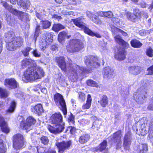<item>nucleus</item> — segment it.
<instances>
[{
	"mask_svg": "<svg viewBox=\"0 0 153 153\" xmlns=\"http://www.w3.org/2000/svg\"><path fill=\"white\" fill-rule=\"evenodd\" d=\"M131 44L134 48H137L140 47L142 45L139 41L136 39L132 40L131 42Z\"/></svg>",
	"mask_w": 153,
	"mask_h": 153,
	"instance_id": "obj_35",
	"label": "nucleus"
},
{
	"mask_svg": "<svg viewBox=\"0 0 153 153\" xmlns=\"http://www.w3.org/2000/svg\"><path fill=\"white\" fill-rule=\"evenodd\" d=\"M147 71H148L149 74H153V65L149 68Z\"/></svg>",
	"mask_w": 153,
	"mask_h": 153,
	"instance_id": "obj_58",
	"label": "nucleus"
},
{
	"mask_svg": "<svg viewBox=\"0 0 153 153\" xmlns=\"http://www.w3.org/2000/svg\"><path fill=\"white\" fill-rule=\"evenodd\" d=\"M44 76L42 69L39 67H29L24 74L22 79L33 81L40 79Z\"/></svg>",
	"mask_w": 153,
	"mask_h": 153,
	"instance_id": "obj_3",
	"label": "nucleus"
},
{
	"mask_svg": "<svg viewBox=\"0 0 153 153\" xmlns=\"http://www.w3.org/2000/svg\"><path fill=\"white\" fill-rule=\"evenodd\" d=\"M31 53L35 57H39L41 56V53L36 49L34 50L32 49Z\"/></svg>",
	"mask_w": 153,
	"mask_h": 153,
	"instance_id": "obj_49",
	"label": "nucleus"
},
{
	"mask_svg": "<svg viewBox=\"0 0 153 153\" xmlns=\"http://www.w3.org/2000/svg\"><path fill=\"white\" fill-rule=\"evenodd\" d=\"M146 53L149 57H152L153 56V49L150 47H149L147 49Z\"/></svg>",
	"mask_w": 153,
	"mask_h": 153,
	"instance_id": "obj_47",
	"label": "nucleus"
},
{
	"mask_svg": "<svg viewBox=\"0 0 153 153\" xmlns=\"http://www.w3.org/2000/svg\"><path fill=\"white\" fill-rule=\"evenodd\" d=\"M18 18L23 21H29V17L28 14L22 11L20 13V15L18 16Z\"/></svg>",
	"mask_w": 153,
	"mask_h": 153,
	"instance_id": "obj_33",
	"label": "nucleus"
},
{
	"mask_svg": "<svg viewBox=\"0 0 153 153\" xmlns=\"http://www.w3.org/2000/svg\"><path fill=\"white\" fill-rule=\"evenodd\" d=\"M107 146V141L106 140H104L98 146L94 148L93 150L94 152H102L106 149Z\"/></svg>",
	"mask_w": 153,
	"mask_h": 153,
	"instance_id": "obj_21",
	"label": "nucleus"
},
{
	"mask_svg": "<svg viewBox=\"0 0 153 153\" xmlns=\"http://www.w3.org/2000/svg\"><path fill=\"white\" fill-rule=\"evenodd\" d=\"M83 48L82 42L78 39L71 41L69 45L67 46V50L69 53L78 51Z\"/></svg>",
	"mask_w": 153,
	"mask_h": 153,
	"instance_id": "obj_6",
	"label": "nucleus"
},
{
	"mask_svg": "<svg viewBox=\"0 0 153 153\" xmlns=\"http://www.w3.org/2000/svg\"><path fill=\"white\" fill-rule=\"evenodd\" d=\"M128 70L130 74L136 75L140 72V68L138 66H132L129 67Z\"/></svg>",
	"mask_w": 153,
	"mask_h": 153,
	"instance_id": "obj_24",
	"label": "nucleus"
},
{
	"mask_svg": "<svg viewBox=\"0 0 153 153\" xmlns=\"http://www.w3.org/2000/svg\"><path fill=\"white\" fill-rule=\"evenodd\" d=\"M108 98L105 95H103L100 98V100L98 101L100 103V105L102 107H105L108 104Z\"/></svg>",
	"mask_w": 153,
	"mask_h": 153,
	"instance_id": "obj_31",
	"label": "nucleus"
},
{
	"mask_svg": "<svg viewBox=\"0 0 153 153\" xmlns=\"http://www.w3.org/2000/svg\"><path fill=\"white\" fill-rule=\"evenodd\" d=\"M32 50V48L27 47L24 49L22 51V52L25 56H28L29 54V52L31 51Z\"/></svg>",
	"mask_w": 153,
	"mask_h": 153,
	"instance_id": "obj_40",
	"label": "nucleus"
},
{
	"mask_svg": "<svg viewBox=\"0 0 153 153\" xmlns=\"http://www.w3.org/2000/svg\"><path fill=\"white\" fill-rule=\"evenodd\" d=\"M87 83L88 85L90 86L97 87L98 85L95 81L91 79H89L87 80Z\"/></svg>",
	"mask_w": 153,
	"mask_h": 153,
	"instance_id": "obj_45",
	"label": "nucleus"
},
{
	"mask_svg": "<svg viewBox=\"0 0 153 153\" xmlns=\"http://www.w3.org/2000/svg\"><path fill=\"white\" fill-rule=\"evenodd\" d=\"M140 5L142 8H145L146 7V3L143 1L141 3Z\"/></svg>",
	"mask_w": 153,
	"mask_h": 153,
	"instance_id": "obj_63",
	"label": "nucleus"
},
{
	"mask_svg": "<svg viewBox=\"0 0 153 153\" xmlns=\"http://www.w3.org/2000/svg\"><path fill=\"white\" fill-rule=\"evenodd\" d=\"M133 97L138 103L142 104L144 102V99L147 97V93L145 89L142 90L140 92L139 91L135 92Z\"/></svg>",
	"mask_w": 153,
	"mask_h": 153,
	"instance_id": "obj_12",
	"label": "nucleus"
},
{
	"mask_svg": "<svg viewBox=\"0 0 153 153\" xmlns=\"http://www.w3.org/2000/svg\"><path fill=\"white\" fill-rule=\"evenodd\" d=\"M51 120L53 125L48 126V129L49 131L55 134L62 132L64 128V123L63 122L62 117L61 114L59 113L53 114Z\"/></svg>",
	"mask_w": 153,
	"mask_h": 153,
	"instance_id": "obj_2",
	"label": "nucleus"
},
{
	"mask_svg": "<svg viewBox=\"0 0 153 153\" xmlns=\"http://www.w3.org/2000/svg\"><path fill=\"white\" fill-rule=\"evenodd\" d=\"M72 21L76 26L83 29L85 33L92 36H95L99 38L101 37V36L99 33L92 31L88 27L86 26V24L83 22L81 19L79 18L73 19Z\"/></svg>",
	"mask_w": 153,
	"mask_h": 153,
	"instance_id": "obj_4",
	"label": "nucleus"
},
{
	"mask_svg": "<svg viewBox=\"0 0 153 153\" xmlns=\"http://www.w3.org/2000/svg\"><path fill=\"white\" fill-rule=\"evenodd\" d=\"M70 4H79L81 2L80 0H66Z\"/></svg>",
	"mask_w": 153,
	"mask_h": 153,
	"instance_id": "obj_53",
	"label": "nucleus"
},
{
	"mask_svg": "<svg viewBox=\"0 0 153 153\" xmlns=\"http://www.w3.org/2000/svg\"><path fill=\"white\" fill-rule=\"evenodd\" d=\"M32 110L33 113L40 115L43 111L42 106L40 104H38L34 106L32 109Z\"/></svg>",
	"mask_w": 153,
	"mask_h": 153,
	"instance_id": "obj_27",
	"label": "nucleus"
},
{
	"mask_svg": "<svg viewBox=\"0 0 153 153\" xmlns=\"http://www.w3.org/2000/svg\"><path fill=\"white\" fill-rule=\"evenodd\" d=\"M51 49L53 51H57L58 49V46L57 45H53L51 47Z\"/></svg>",
	"mask_w": 153,
	"mask_h": 153,
	"instance_id": "obj_59",
	"label": "nucleus"
},
{
	"mask_svg": "<svg viewBox=\"0 0 153 153\" xmlns=\"http://www.w3.org/2000/svg\"><path fill=\"white\" fill-rule=\"evenodd\" d=\"M41 143L44 145L47 144L49 142V140L47 137L43 136L40 138Z\"/></svg>",
	"mask_w": 153,
	"mask_h": 153,
	"instance_id": "obj_50",
	"label": "nucleus"
},
{
	"mask_svg": "<svg viewBox=\"0 0 153 153\" xmlns=\"http://www.w3.org/2000/svg\"><path fill=\"white\" fill-rule=\"evenodd\" d=\"M52 36L51 34L46 33L43 35L41 37L39 42V47L43 51L46 48L48 45H49L53 42Z\"/></svg>",
	"mask_w": 153,
	"mask_h": 153,
	"instance_id": "obj_9",
	"label": "nucleus"
},
{
	"mask_svg": "<svg viewBox=\"0 0 153 153\" xmlns=\"http://www.w3.org/2000/svg\"><path fill=\"white\" fill-rule=\"evenodd\" d=\"M139 33L140 35L144 36L149 34L150 33V31L149 30H142L139 31Z\"/></svg>",
	"mask_w": 153,
	"mask_h": 153,
	"instance_id": "obj_51",
	"label": "nucleus"
},
{
	"mask_svg": "<svg viewBox=\"0 0 153 153\" xmlns=\"http://www.w3.org/2000/svg\"><path fill=\"white\" fill-rule=\"evenodd\" d=\"M74 116L71 113H70L68 115V123L72 124H74Z\"/></svg>",
	"mask_w": 153,
	"mask_h": 153,
	"instance_id": "obj_48",
	"label": "nucleus"
},
{
	"mask_svg": "<svg viewBox=\"0 0 153 153\" xmlns=\"http://www.w3.org/2000/svg\"><path fill=\"white\" fill-rule=\"evenodd\" d=\"M92 98L90 94L88 95L86 102L85 104H83L82 106V109L84 110L89 109L91 105Z\"/></svg>",
	"mask_w": 153,
	"mask_h": 153,
	"instance_id": "obj_28",
	"label": "nucleus"
},
{
	"mask_svg": "<svg viewBox=\"0 0 153 153\" xmlns=\"http://www.w3.org/2000/svg\"><path fill=\"white\" fill-rule=\"evenodd\" d=\"M85 64L90 68H96L100 65V62L98 57L94 56H87L84 59Z\"/></svg>",
	"mask_w": 153,
	"mask_h": 153,
	"instance_id": "obj_7",
	"label": "nucleus"
},
{
	"mask_svg": "<svg viewBox=\"0 0 153 153\" xmlns=\"http://www.w3.org/2000/svg\"><path fill=\"white\" fill-rule=\"evenodd\" d=\"M79 100L81 101H84L85 99V94L82 92H79Z\"/></svg>",
	"mask_w": 153,
	"mask_h": 153,
	"instance_id": "obj_54",
	"label": "nucleus"
},
{
	"mask_svg": "<svg viewBox=\"0 0 153 153\" xmlns=\"http://www.w3.org/2000/svg\"><path fill=\"white\" fill-rule=\"evenodd\" d=\"M56 60L59 66L62 71H69L71 72L70 78L73 82L76 81L79 76L81 75L82 73H87L88 71L85 68L80 67L75 63H71L72 61L71 60L68 61V66L66 65L64 58L62 56L57 58Z\"/></svg>",
	"mask_w": 153,
	"mask_h": 153,
	"instance_id": "obj_1",
	"label": "nucleus"
},
{
	"mask_svg": "<svg viewBox=\"0 0 153 153\" xmlns=\"http://www.w3.org/2000/svg\"><path fill=\"white\" fill-rule=\"evenodd\" d=\"M13 41L6 42V48L8 50L13 51L23 44V39L20 37H16Z\"/></svg>",
	"mask_w": 153,
	"mask_h": 153,
	"instance_id": "obj_8",
	"label": "nucleus"
},
{
	"mask_svg": "<svg viewBox=\"0 0 153 153\" xmlns=\"http://www.w3.org/2000/svg\"><path fill=\"white\" fill-rule=\"evenodd\" d=\"M91 119L92 120H95L93 123L92 128L96 130H98L101 125V121L97 119V117L95 116H92Z\"/></svg>",
	"mask_w": 153,
	"mask_h": 153,
	"instance_id": "obj_23",
	"label": "nucleus"
},
{
	"mask_svg": "<svg viewBox=\"0 0 153 153\" xmlns=\"http://www.w3.org/2000/svg\"><path fill=\"white\" fill-rule=\"evenodd\" d=\"M64 28L65 27L59 24H54L52 27L53 30L56 32H58L59 30Z\"/></svg>",
	"mask_w": 153,
	"mask_h": 153,
	"instance_id": "obj_37",
	"label": "nucleus"
},
{
	"mask_svg": "<svg viewBox=\"0 0 153 153\" xmlns=\"http://www.w3.org/2000/svg\"><path fill=\"white\" fill-rule=\"evenodd\" d=\"M113 16V13L111 11L105 12L104 13V16L108 18H111Z\"/></svg>",
	"mask_w": 153,
	"mask_h": 153,
	"instance_id": "obj_55",
	"label": "nucleus"
},
{
	"mask_svg": "<svg viewBox=\"0 0 153 153\" xmlns=\"http://www.w3.org/2000/svg\"><path fill=\"white\" fill-rule=\"evenodd\" d=\"M70 37V36H68L67 33L65 31H63L59 34L58 36V40L60 42H61L64 39L67 38L68 39Z\"/></svg>",
	"mask_w": 153,
	"mask_h": 153,
	"instance_id": "obj_32",
	"label": "nucleus"
},
{
	"mask_svg": "<svg viewBox=\"0 0 153 153\" xmlns=\"http://www.w3.org/2000/svg\"><path fill=\"white\" fill-rule=\"evenodd\" d=\"M1 2L2 3L3 6L5 8L8 9L9 10L11 7L10 6H9L8 4L6 2L1 1Z\"/></svg>",
	"mask_w": 153,
	"mask_h": 153,
	"instance_id": "obj_56",
	"label": "nucleus"
},
{
	"mask_svg": "<svg viewBox=\"0 0 153 153\" xmlns=\"http://www.w3.org/2000/svg\"><path fill=\"white\" fill-rule=\"evenodd\" d=\"M122 134L120 131H118L114 133L113 135L111 136L109 140L114 143H117L116 149H119L122 146L121 138Z\"/></svg>",
	"mask_w": 153,
	"mask_h": 153,
	"instance_id": "obj_15",
	"label": "nucleus"
},
{
	"mask_svg": "<svg viewBox=\"0 0 153 153\" xmlns=\"http://www.w3.org/2000/svg\"><path fill=\"white\" fill-rule=\"evenodd\" d=\"M7 23L10 26H13L15 23V19L13 17L8 16L6 19Z\"/></svg>",
	"mask_w": 153,
	"mask_h": 153,
	"instance_id": "obj_42",
	"label": "nucleus"
},
{
	"mask_svg": "<svg viewBox=\"0 0 153 153\" xmlns=\"http://www.w3.org/2000/svg\"><path fill=\"white\" fill-rule=\"evenodd\" d=\"M33 61L31 59H25L21 62V65L23 68L28 66L31 65Z\"/></svg>",
	"mask_w": 153,
	"mask_h": 153,
	"instance_id": "obj_34",
	"label": "nucleus"
},
{
	"mask_svg": "<svg viewBox=\"0 0 153 153\" xmlns=\"http://www.w3.org/2000/svg\"><path fill=\"white\" fill-rule=\"evenodd\" d=\"M111 21L115 24H117L119 23L120 22V20L119 19L114 17L112 18Z\"/></svg>",
	"mask_w": 153,
	"mask_h": 153,
	"instance_id": "obj_57",
	"label": "nucleus"
},
{
	"mask_svg": "<svg viewBox=\"0 0 153 153\" xmlns=\"http://www.w3.org/2000/svg\"><path fill=\"white\" fill-rule=\"evenodd\" d=\"M148 108L151 110H153V104H151L148 107Z\"/></svg>",
	"mask_w": 153,
	"mask_h": 153,
	"instance_id": "obj_64",
	"label": "nucleus"
},
{
	"mask_svg": "<svg viewBox=\"0 0 153 153\" xmlns=\"http://www.w3.org/2000/svg\"><path fill=\"white\" fill-rule=\"evenodd\" d=\"M144 119V118L141 119L137 123V125H139L140 128L143 130L145 127Z\"/></svg>",
	"mask_w": 153,
	"mask_h": 153,
	"instance_id": "obj_43",
	"label": "nucleus"
},
{
	"mask_svg": "<svg viewBox=\"0 0 153 153\" xmlns=\"http://www.w3.org/2000/svg\"><path fill=\"white\" fill-rule=\"evenodd\" d=\"M148 150V146L146 144H142L137 146V149L138 153H146Z\"/></svg>",
	"mask_w": 153,
	"mask_h": 153,
	"instance_id": "obj_26",
	"label": "nucleus"
},
{
	"mask_svg": "<svg viewBox=\"0 0 153 153\" xmlns=\"http://www.w3.org/2000/svg\"><path fill=\"white\" fill-rule=\"evenodd\" d=\"M0 126L2 131L6 133L9 132L10 130L7 123L4 121V118L0 116Z\"/></svg>",
	"mask_w": 153,
	"mask_h": 153,
	"instance_id": "obj_20",
	"label": "nucleus"
},
{
	"mask_svg": "<svg viewBox=\"0 0 153 153\" xmlns=\"http://www.w3.org/2000/svg\"><path fill=\"white\" fill-rule=\"evenodd\" d=\"M16 105V103L14 101H12L11 105L9 108L7 110V112L9 113L13 112L14 110Z\"/></svg>",
	"mask_w": 153,
	"mask_h": 153,
	"instance_id": "obj_44",
	"label": "nucleus"
},
{
	"mask_svg": "<svg viewBox=\"0 0 153 153\" xmlns=\"http://www.w3.org/2000/svg\"><path fill=\"white\" fill-rule=\"evenodd\" d=\"M132 140L131 132L128 131L125 134L123 139V147L126 150L130 149V146L131 144Z\"/></svg>",
	"mask_w": 153,
	"mask_h": 153,
	"instance_id": "obj_16",
	"label": "nucleus"
},
{
	"mask_svg": "<svg viewBox=\"0 0 153 153\" xmlns=\"http://www.w3.org/2000/svg\"><path fill=\"white\" fill-rule=\"evenodd\" d=\"M20 121H21L20 125L22 126L23 128L25 129H30L31 126L35 124L36 122V120L33 117L30 116L28 117L27 119L26 123H23V118L22 116H20L19 118Z\"/></svg>",
	"mask_w": 153,
	"mask_h": 153,
	"instance_id": "obj_14",
	"label": "nucleus"
},
{
	"mask_svg": "<svg viewBox=\"0 0 153 153\" xmlns=\"http://www.w3.org/2000/svg\"><path fill=\"white\" fill-rule=\"evenodd\" d=\"M53 99L56 105L59 106V108L62 111L64 115H65L67 113V109L63 96L57 93L54 95Z\"/></svg>",
	"mask_w": 153,
	"mask_h": 153,
	"instance_id": "obj_5",
	"label": "nucleus"
},
{
	"mask_svg": "<svg viewBox=\"0 0 153 153\" xmlns=\"http://www.w3.org/2000/svg\"><path fill=\"white\" fill-rule=\"evenodd\" d=\"M6 42L13 41L16 37L14 33L12 31L8 32L5 34Z\"/></svg>",
	"mask_w": 153,
	"mask_h": 153,
	"instance_id": "obj_30",
	"label": "nucleus"
},
{
	"mask_svg": "<svg viewBox=\"0 0 153 153\" xmlns=\"http://www.w3.org/2000/svg\"><path fill=\"white\" fill-rule=\"evenodd\" d=\"M4 85L11 89H15L19 86L18 83L13 78L6 79L4 81Z\"/></svg>",
	"mask_w": 153,
	"mask_h": 153,
	"instance_id": "obj_17",
	"label": "nucleus"
},
{
	"mask_svg": "<svg viewBox=\"0 0 153 153\" xmlns=\"http://www.w3.org/2000/svg\"><path fill=\"white\" fill-rule=\"evenodd\" d=\"M8 92L5 89L0 88V95L1 98H5L8 96Z\"/></svg>",
	"mask_w": 153,
	"mask_h": 153,
	"instance_id": "obj_38",
	"label": "nucleus"
},
{
	"mask_svg": "<svg viewBox=\"0 0 153 153\" xmlns=\"http://www.w3.org/2000/svg\"><path fill=\"white\" fill-rule=\"evenodd\" d=\"M40 26L39 25H37L36 28V33H38L39 32L40 30Z\"/></svg>",
	"mask_w": 153,
	"mask_h": 153,
	"instance_id": "obj_61",
	"label": "nucleus"
},
{
	"mask_svg": "<svg viewBox=\"0 0 153 153\" xmlns=\"http://www.w3.org/2000/svg\"><path fill=\"white\" fill-rule=\"evenodd\" d=\"M9 10V12L12 13L13 14L17 16L18 17L20 15V13L22 12V11H19L18 10L14 9L12 7L10 8Z\"/></svg>",
	"mask_w": 153,
	"mask_h": 153,
	"instance_id": "obj_46",
	"label": "nucleus"
},
{
	"mask_svg": "<svg viewBox=\"0 0 153 153\" xmlns=\"http://www.w3.org/2000/svg\"><path fill=\"white\" fill-rule=\"evenodd\" d=\"M90 136L88 134L82 135L79 139V142L80 143L83 144L86 143L89 140Z\"/></svg>",
	"mask_w": 153,
	"mask_h": 153,
	"instance_id": "obj_29",
	"label": "nucleus"
},
{
	"mask_svg": "<svg viewBox=\"0 0 153 153\" xmlns=\"http://www.w3.org/2000/svg\"><path fill=\"white\" fill-rule=\"evenodd\" d=\"M112 30L114 35H116L117 34H119V33H121L124 36H126L127 35L126 33L116 27H114L112 28Z\"/></svg>",
	"mask_w": 153,
	"mask_h": 153,
	"instance_id": "obj_36",
	"label": "nucleus"
},
{
	"mask_svg": "<svg viewBox=\"0 0 153 153\" xmlns=\"http://www.w3.org/2000/svg\"><path fill=\"white\" fill-rule=\"evenodd\" d=\"M19 3L20 6L24 8H27L29 7L30 5V2L28 1H26V3L23 0H19Z\"/></svg>",
	"mask_w": 153,
	"mask_h": 153,
	"instance_id": "obj_41",
	"label": "nucleus"
},
{
	"mask_svg": "<svg viewBox=\"0 0 153 153\" xmlns=\"http://www.w3.org/2000/svg\"><path fill=\"white\" fill-rule=\"evenodd\" d=\"M133 11V14L130 12H127L126 13V16L128 20L135 22L140 17V12L137 7L134 8Z\"/></svg>",
	"mask_w": 153,
	"mask_h": 153,
	"instance_id": "obj_13",
	"label": "nucleus"
},
{
	"mask_svg": "<svg viewBox=\"0 0 153 153\" xmlns=\"http://www.w3.org/2000/svg\"><path fill=\"white\" fill-rule=\"evenodd\" d=\"M70 132L71 134H73L75 131V128L74 127L71 126L69 128Z\"/></svg>",
	"mask_w": 153,
	"mask_h": 153,
	"instance_id": "obj_60",
	"label": "nucleus"
},
{
	"mask_svg": "<svg viewBox=\"0 0 153 153\" xmlns=\"http://www.w3.org/2000/svg\"><path fill=\"white\" fill-rule=\"evenodd\" d=\"M52 17L54 18H55L58 20H59L61 19V16H58L57 15H52Z\"/></svg>",
	"mask_w": 153,
	"mask_h": 153,
	"instance_id": "obj_62",
	"label": "nucleus"
},
{
	"mask_svg": "<svg viewBox=\"0 0 153 153\" xmlns=\"http://www.w3.org/2000/svg\"><path fill=\"white\" fill-rule=\"evenodd\" d=\"M25 140L23 136L21 134H17L13 136V148L16 149H19L22 148L23 146Z\"/></svg>",
	"mask_w": 153,
	"mask_h": 153,
	"instance_id": "obj_10",
	"label": "nucleus"
},
{
	"mask_svg": "<svg viewBox=\"0 0 153 153\" xmlns=\"http://www.w3.org/2000/svg\"><path fill=\"white\" fill-rule=\"evenodd\" d=\"M86 15L88 17L91 19V20L94 23L100 25L102 24V22L99 19L98 16H95L90 12H87Z\"/></svg>",
	"mask_w": 153,
	"mask_h": 153,
	"instance_id": "obj_22",
	"label": "nucleus"
},
{
	"mask_svg": "<svg viewBox=\"0 0 153 153\" xmlns=\"http://www.w3.org/2000/svg\"><path fill=\"white\" fill-rule=\"evenodd\" d=\"M6 149L3 146L2 141L0 140V153H5Z\"/></svg>",
	"mask_w": 153,
	"mask_h": 153,
	"instance_id": "obj_52",
	"label": "nucleus"
},
{
	"mask_svg": "<svg viewBox=\"0 0 153 153\" xmlns=\"http://www.w3.org/2000/svg\"><path fill=\"white\" fill-rule=\"evenodd\" d=\"M71 144V141L60 142L57 140L55 143V145L59 150L58 152L60 153H63L65 151L68 150Z\"/></svg>",
	"mask_w": 153,
	"mask_h": 153,
	"instance_id": "obj_11",
	"label": "nucleus"
},
{
	"mask_svg": "<svg viewBox=\"0 0 153 153\" xmlns=\"http://www.w3.org/2000/svg\"><path fill=\"white\" fill-rule=\"evenodd\" d=\"M42 29H47L49 28L51 25V23L48 20L41 21Z\"/></svg>",
	"mask_w": 153,
	"mask_h": 153,
	"instance_id": "obj_39",
	"label": "nucleus"
},
{
	"mask_svg": "<svg viewBox=\"0 0 153 153\" xmlns=\"http://www.w3.org/2000/svg\"><path fill=\"white\" fill-rule=\"evenodd\" d=\"M114 38L116 42L122 45L124 48H128L129 46V44L123 39L119 35L116 36Z\"/></svg>",
	"mask_w": 153,
	"mask_h": 153,
	"instance_id": "obj_25",
	"label": "nucleus"
},
{
	"mask_svg": "<svg viewBox=\"0 0 153 153\" xmlns=\"http://www.w3.org/2000/svg\"><path fill=\"white\" fill-rule=\"evenodd\" d=\"M115 58L118 60H122L126 58V52L124 50L121 48H117L115 51Z\"/></svg>",
	"mask_w": 153,
	"mask_h": 153,
	"instance_id": "obj_18",
	"label": "nucleus"
},
{
	"mask_svg": "<svg viewBox=\"0 0 153 153\" xmlns=\"http://www.w3.org/2000/svg\"><path fill=\"white\" fill-rule=\"evenodd\" d=\"M114 71L109 67H105L103 70V76L105 79H107L113 77Z\"/></svg>",
	"mask_w": 153,
	"mask_h": 153,
	"instance_id": "obj_19",
	"label": "nucleus"
}]
</instances>
